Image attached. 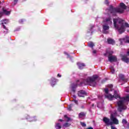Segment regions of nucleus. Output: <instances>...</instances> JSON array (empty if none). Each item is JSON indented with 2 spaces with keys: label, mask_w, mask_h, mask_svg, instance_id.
Wrapping results in <instances>:
<instances>
[{
  "label": "nucleus",
  "mask_w": 129,
  "mask_h": 129,
  "mask_svg": "<svg viewBox=\"0 0 129 129\" xmlns=\"http://www.w3.org/2000/svg\"><path fill=\"white\" fill-rule=\"evenodd\" d=\"M86 116V113L82 112L79 114V118L81 119H84V117Z\"/></svg>",
  "instance_id": "ddd939ff"
},
{
  "label": "nucleus",
  "mask_w": 129,
  "mask_h": 129,
  "mask_svg": "<svg viewBox=\"0 0 129 129\" xmlns=\"http://www.w3.org/2000/svg\"><path fill=\"white\" fill-rule=\"evenodd\" d=\"M88 46L90 48H93V46H94V43L92 42H90L88 43Z\"/></svg>",
  "instance_id": "b1692460"
},
{
  "label": "nucleus",
  "mask_w": 129,
  "mask_h": 129,
  "mask_svg": "<svg viewBox=\"0 0 129 129\" xmlns=\"http://www.w3.org/2000/svg\"><path fill=\"white\" fill-rule=\"evenodd\" d=\"M19 23L20 24H23V23H24V20L21 19L19 21Z\"/></svg>",
  "instance_id": "4c0bfd02"
},
{
  "label": "nucleus",
  "mask_w": 129,
  "mask_h": 129,
  "mask_svg": "<svg viewBox=\"0 0 129 129\" xmlns=\"http://www.w3.org/2000/svg\"><path fill=\"white\" fill-rule=\"evenodd\" d=\"M64 117H65V118H67L66 120H67V121H68V122L72 120V119L71 118L68 117V116H67V115H65L64 116Z\"/></svg>",
  "instance_id": "c85d7f7f"
},
{
  "label": "nucleus",
  "mask_w": 129,
  "mask_h": 129,
  "mask_svg": "<svg viewBox=\"0 0 129 129\" xmlns=\"http://www.w3.org/2000/svg\"><path fill=\"white\" fill-rule=\"evenodd\" d=\"M3 14L4 15H6V16H9V15H11V11H7V10L5 9H3Z\"/></svg>",
  "instance_id": "6ab92c4d"
},
{
  "label": "nucleus",
  "mask_w": 129,
  "mask_h": 129,
  "mask_svg": "<svg viewBox=\"0 0 129 129\" xmlns=\"http://www.w3.org/2000/svg\"><path fill=\"white\" fill-rule=\"evenodd\" d=\"M73 97L74 99H76V95H73Z\"/></svg>",
  "instance_id": "ea45409f"
},
{
  "label": "nucleus",
  "mask_w": 129,
  "mask_h": 129,
  "mask_svg": "<svg viewBox=\"0 0 129 129\" xmlns=\"http://www.w3.org/2000/svg\"><path fill=\"white\" fill-rule=\"evenodd\" d=\"M55 128L56 129L61 128V125L59 123H56L55 124Z\"/></svg>",
  "instance_id": "a878e982"
},
{
  "label": "nucleus",
  "mask_w": 129,
  "mask_h": 129,
  "mask_svg": "<svg viewBox=\"0 0 129 129\" xmlns=\"http://www.w3.org/2000/svg\"><path fill=\"white\" fill-rule=\"evenodd\" d=\"M105 5H107V6H108L109 4V2H108V0H105Z\"/></svg>",
  "instance_id": "72a5a7b5"
},
{
  "label": "nucleus",
  "mask_w": 129,
  "mask_h": 129,
  "mask_svg": "<svg viewBox=\"0 0 129 129\" xmlns=\"http://www.w3.org/2000/svg\"><path fill=\"white\" fill-rule=\"evenodd\" d=\"M73 106V104H70L69 105V107L68 108V110H69V111H71L72 110V107Z\"/></svg>",
  "instance_id": "cd10ccee"
},
{
  "label": "nucleus",
  "mask_w": 129,
  "mask_h": 129,
  "mask_svg": "<svg viewBox=\"0 0 129 129\" xmlns=\"http://www.w3.org/2000/svg\"><path fill=\"white\" fill-rule=\"evenodd\" d=\"M86 95V92L83 90H80L78 92V95L79 97H84V95Z\"/></svg>",
  "instance_id": "f8f14e48"
},
{
  "label": "nucleus",
  "mask_w": 129,
  "mask_h": 129,
  "mask_svg": "<svg viewBox=\"0 0 129 129\" xmlns=\"http://www.w3.org/2000/svg\"><path fill=\"white\" fill-rule=\"evenodd\" d=\"M13 6H16L17 5V0H13V2H12Z\"/></svg>",
  "instance_id": "7c9ffc66"
},
{
  "label": "nucleus",
  "mask_w": 129,
  "mask_h": 129,
  "mask_svg": "<svg viewBox=\"0 0 129 129\" xmlns=\"http://www.w3.org/2000/svg\"><path fill=\"white\" fill-rule=\"evenodd\" d=\"M108 61L109 62H116L117 61V57L115 55H108Z\"/></svg>",
  "instance_id": "0eeeda50"
},
{
  "label": "nucleus",
  "mask_w": 129,
  "mask_h": 129,
  "mask_svg": "<svg viewBox=\"0 0 129 129\" xmlns=\"http://www.w3.org/2000/svg\"><path fill=\"white\" fill-rule=\"evenodd\" d=\"M103 121H104V122H105L107 125H112V122L110 121L109 119L106 117H104L103 118Z\"/></svg>",
  "instance_id": "9b49d317"
},
{
  "label": "nucleus",
  "mask_w": 129,
  "mask_h": 129,
  "mask_svg": "<svg viewBox=\"0 0 129 129\" xmlns=\"http://www.w3.org/2000/svg\"><path fill=\"white\" fill-rule=\"evenodd\" d=\"M74 102H75V103H76V104H78V100H75Z\"/></svg>",
  "instance_id": "58836bf2"
},
{
  "label": "nucleus",
  "mask_w": 129,
  "mask_h": 129,
  "mask_svg": "<svg viewBox=\"0 0 129 129\" xmlns=\"http://www.w3.org/2000/svg\"><path fill=\"white\" fill-rule=\"evenodd\" d=\"M81 125L82 126H86V124L84 122H81Z\"/></svg>",
  "instance_id": "2f4dec72"
},
{
  "label": "nucleus",
  "mask_w": 129,
  "mask_h": 129,
  "mask_svg": "<svg viewBox=\"0 0 129 129\" xmlns=\"http://www.w3.org/2000/svg\"><path fill=\"white\" fill-rule=\"evenodd\" d=\"M58 121H63V120L62 119H60L58 120Z\"/></svg>",
  "instance_id": "c03bdc74"
},
{
  "label": "nucleus",
  "mask_w": 129,
  "mask_h": 129,
  "mask_svg": "<svg viewBox=\"0 0 129 129\" xmlns=\"http://www.w3.org/2000/svg\"><path fill=\"white\" fill-rule=\"evenodd\" d=\"M77 65H78L79 68L81 70L83 69V68H84V67H85V64H84V63L78 62Z\"/></svg>",
  "instance_id": "dca6fc26"
},
{
  "label": "nucleus",
  "mask_w": 129,
  "mask_h": 129,
  "mask_svg": "<svg viewBox=\"0 0 129 129\" xmlns=\"http://www.w3.org/2000/svg\"><path fill=\"white\" fill-rule=\"evenodd\" d=\"M105 97L106 98L109 99V100H113L114 98L119 100L117 102L118 110L119 112H121L122 110L126 109V104H127V101H129V94L127 95L125 97L120 98V96L117 93V91H114V95L108 93V89L105 88Z\"/></svg>",
  "instance_id": "f257e3e1"
},
{
  "label": "nucleus",
  "mask_w": 129,
  "mask_h": 129,
  "mask_svg": "<svg viewBox=\"0 0 129 129\" xmlns=\"http://www.w3.org/2000/svg\"><path fill=\"white\" fill-rule=\"evenodd\" d=\"M122 60L124 62H125V63H128V62H129V58H127L126 57H123L122 58Z\"/></svg>",
  "instance_id": "412c9836"
},
{
  "label": "nucleus",
  "mask_w": 129,
  "mask_h": 129,
  "mask_svg": "<svg viewBox=\"0 0 129 129\" xmlns=\"http://www.w3.org/2000/svg\"><path fill=\"white\" fill-rule=\"evenodd\" d=\"M110 69L111 70V73L112 74H114V73L115 72V70H114V68H113V67H110Z\"/></svg>",
  "instance_id": "bb28decb"
},
{
  "label": "nucleus",
  "mask_w": 129,
  "mask_h": 129,
  "mask_svg": "<svg viewBox=\"0 0 129 129\" xmlns=\"http://www.w3.org/2000/svg\"><path fill=\"white\" fill-rule=\"evenodd\" d=\"M2 16H3V14L2 13H0V18H1Z\"/></svg>",
  "instance_id": "a18cd8bd"
},
{
  "label": "nucleus",
  "mask_w": 129,
  "mask_h": 129,
  "mask_svg": "<svg viewBox=\"0 0 129 129\" xmlns=\"http://www.w3.org/2000/svg\"><path fill=\"white\" fill-rule=\"evenodd\" d=\"M9 23V20H4L1 21V24L3 26V29L4 30H6V31H4L5 34H7L8 33V29H7V27H6V26H5V24H7Z\"/></svg>",
  "instance_id": "423d86ee"
},
{
  "label": "nucleus",
  "mask_w": 129,
  "mask_h": 129,
  "mask_svg": "<svg viewBox=\"0 0 129 129\" xmlns=\"http://www.w3.org/2000/svg\"><path fill=\"white\" fill-rule=\"evenodd\" d=\"M98 78V76L95 75L92 77H88L86 80H85L83 83L85 85H89L90 86L94 87L96 86V80Z\"/></svg>",
  "instance_id": "20e7f679"
},
{
  "label": "nucleus",
  "mask_w": 129,
  "mask_h": 129,
  "mask_svg": "<svg viewBox=\"0 0 129 129\" xmlns=\"http://www.w3.org/2000/svg\"><path fill=\"white\" fill-rule=\"evenodd\" d=\"M64 53L65 54V55H67L68 58H70V59H71V57H70V55L68 53H67L66 51H65Z\"/></svg>",
  "instance_id": "473e14b6"
},
{
  "label": "nucleus",
  "mask_w": 129,
  "mask_h": 129,
  "mask_svg": "<svg viewBox=\"0 0 129 129\" xmlns=\"http://www.w3.org/2000/svg\"><path fill=\"white\" fill-rule=\"evenodd\" d=\"M92 106H93V107L94 106V104H92Z\"/></svg>",
  "instance_id": "49530a36"
},
{
  "label": "nucleus",
  "mask_w": 129,
  "mask_h": 129,
  "mask_svg": "<svg viewBox=\"0 0 129 129\" xmlns=\"http://www.w3.org/2000/svg\"><path fill=\"white\" fill-rule=\"evenodd\" d=\"M111 129H117L115 126L111 125Z\"/></svg>",
  "instance_id": "e433bc0d"
},
{
  "label": "nucleus",
  "mask_w": 129,
  "mask_h": 129,
  "mask_svg": "<svg viewBox=\"0 0 129 129\" xmlns=\"http://www.w3.org/2000/svg\"><path fill=\"white\" fill-rule=\"evenodd\" d=\"M126 92H129V90H127V91H126Z\"/></svg>",
  "instance_id": "de8ad7c7"
},
{
  "label": "nucleus",
  "mask_w": 129,
  "mask_h": 129,
  "mask_svg": "<svg viewBox=\"0 0 129 129\" xmlns=\"http://www.w3.org/2000/svg\"><path fill=\"white\" fill-rule=\"evenodd\" d=\"M125 9V5L123 3H121L120 4V7L119 8H113L112 6H110L108 11L113 15V16H115L117 13L119 14H122Z\"/></svg>",
  "instance_id": "7ed1b4c3"
},
{
  "label": "nucleus",
  "mask_w": 129,
  "mask_h": 129,
  "mask_svg": "<svg viewBox=\"0 0 129 129\" xmlns=\"http://www.w3.org/2000/svg\"><path fill=\"white\" fill-rule=\"evenodd\" d=\"M119 77L121 80L124 81V76L122 74L119 75Z\"/></svg>",
  "instance_id": "393cba45"
},
{
  "label": "nucleus",
  "mask_w": 129,
  "mask_h": 129,
  "mask_svg": "<svg viewBox=\"0 0 129 129\" xmlns=\"http://www.w3.org/2000/svg\"><path fill=\"white\" fill-rule=\"evenodd\" d=\"M113 53V51H111L109 52H108L109 56L112 55Z\"/></svg>",
  "instance_id": "f704fd0d"
},
{
  "label": "nucleus",
  "mask_w": 129,
  "mask_h": 129,
  "mask_svg": "<svg viewBox=\"0 0 129 129\" xmlns=\"http://www.w3.org/2000/svg\"><path fill=\"white\" fill-rule=\"evenodd\" d=\"M97 107H99V108H103V103L101 102L98 103L97 104Z\"/></svg>",
  "instance_id": "5701e85b"
},
{
  "label": "nucleus",
  "mask_w": 129,
  "mask_h": 129,
  "mask_svg": "<svg viewBox=\"0 0 129 129\" xmlns=\"http://www.w3.org/2000/svg\"><path fill=\"white\" fill-rule=\"evenodd\" d=\"M107 43L108 44H111V45H114V44L115 43V41L111 38H108Z\"/></svg>",
  "instance_id": "a211bd4d"
},
{
  "label": "nucleus",
  "mask_w": 129,
  "mask_h": 129,
  "mask_svg": "<svg viewBox=\"0 0 129 129\" xmlns=\"http://www.w3.org/2000/svg\"><path fill=\"white\" fill-rule=\"evenodd\" d=\"M122 122L123 125L124 126V127H125V128L129 127V124L127 123V121H126V119H123L122 121Z\"/></svg>",
  "instance_id": "4468645a"
},
{
  "label": "nucleus",
  "mask_w": 129,
  "mask_h": 129,
  "mask_svg": "<svg viewBox=\"0 0 129 129\" xmlns=\"http://www.w3.org/2000/svg\"><path fill=\"white\" fill-rule=\"evenodd\" d=\"M81 108H82L83 109H84V108H85L84 105H82V106H81Z\"/></svg>",
  "instance_id": "79ce46f5"
},
{
  "label": "nucleus",
  "mask_w": 129,
  "mask_h": 129,
  "mask_svg": "<svg viewBox=\"0 0 129 129\" xmlns=\"http://www.w3.org/2000/svg\"><path fill=\"white\" fill-rule=\"evenodd\" d=\"M114 26L118 30L120 34L124 33L125 31V28H129L128 23L125 22L121 19H113Z\"/></svg>",
  "instance_id": "f03ea898"
},
{
  "label": "nucleus",
  "mask_w": 129,
  "mask_h": 129,
  "mask_svg": "<svg viewBox=\"0 0 129 129\" xmlns=\"http://www.w3.org/2000/svg\"><path fill=\"white\" fill-rule=\"evenodd\" d=\"M28 120L29 121H36V120H37V119H36L35 117H31L29 118Z\"/></svg>",
  "instance_id": "4be33fe9"
},
{
  "label": "nucleus",
  "mask_w": 129,
  "mask_h": 129,
  "mask_svg": "<svg viewBox=\"0 0 129 129\" xmlns=\"http://www.w3.org/2000/svg\"><path fill=\"white\" fill-rule=\"evenodd\" d=\"M119 41H120V45H123V43H129V37L126 36L124 38H120Z\"/></svg>",
  "instance_id": "6e6552de"
},
{
  "label": "nucleus",
  "mask_w": 129,
  "mask_h": 129,
  "mask_svg": "<svg viewBox=\"0 0 129 129\" xmlns=\"http://www.w3.org/2000/svg\"><path fill=\"white\" fill-rule=\"evenodd\" d=\"M93 28H94V25H91L89 28V31H88V34H90V35H92V33H93L92 29H93Z\"/></svg>",
  "instance_id": "f3484780"
},
{
  "label": "nucleus",
  "mask_w": 129,
  "mask_h": 129,
  "mask_svg": "<svg viewBox=\"0 0 129 129\" xmlns=\"http://www.w3.org/2000/svg\"><path fill=\"white\" fill-rule=\"evenodd\" d=\"M93 54H96V50H94L93 51Z\"/></svg>",
  "instance_id": "a19ab883"
},
{
  "label": "nucleus",
  "mask_w": 129,
  "mask_h": 129,
  "mask_svg": "<svg viewBox=\"0 0 129 129\" xmlns=\"http://www.w3.org/2000/svg\"><path fill=\"white\" fill-rule=\"evenodd\" d=\"M57 77H61V75H60V74H58L57 75Z\"/></svg>",
  "instance_id": "37998d69"
},
{
  "label": "nucleus",
  "mask_w": 129,
  "mask_h": 129,
  "mask_svg": "<svg viewBox=\"0 0 129 129\" xmlns=\"http://www.w3.org/2000/svg\"><path fill=\"white\" fill-rule=\"evenodd\" d=\"M103 23L108 25H111L112 24V19L110 17H107L103 20Z\"/></svg>",
  "instance_id": "1a4fd4ad"
},
{
  "label": "nucleus",
  "mask_w": 129,
  "mask_h": 129,
  "mask_svg": "<svg viewBox=\"0 0 129 129\" xmlns=\"http://www.w3.org/2000/svg\"><path fill=\"white\" fill-rule=\"evenodd\" d=\"M57 81H58V80L54 78H52L51 79V82H50V84L51 85V86H54V85H55V84H56V82H57Z\"/></svg>",
  "instance_id": "2eb2a0df"
},
{
  "label": "nucleus",
  "mask_w": 129,
  "mask_h": 129,
  "mask_svg": "<svg viewBox=\"0 0 129 129\" xmlns=\"http://www.w3.org/2000/svg\"><path fill=\"white\" fill-rule=\"evenodd\" d=\"M76 87H77V84H72V91H73V92H75L76 91L75 88H76Z\"/></svg>",
  "instance_id": "aec40b11"
},
{
  "label": "nucleus",
  "mask_w": 129,
  "mask_h": 129,
  "mask_svg": "<svg viewBox=\"0 0 129 129\" xmlns=\"http://www.w3.org/2000/svg\"><path fill=\"white\" fill-rule=\"evenodd\" d=\"M63 126H64V127H68V126H70V123H66L63 124Z\"/></svg>",
  "instance_id": "c756f323"
},
{
  "label": "nucleus",
  "mask_w": 129,
  "mask_h": 129,
  "mask_svg": "<svg viewBox=\"0 0 129 129\" xmlns=\"http://www.w3.org/2000/svg\"><path fill=\"white\" fill-rule=\"evenodd\" d=\"M102 28H103V32L104 34H108V31H107L109 30V26H108V25L109 24H107L106 23H104L102 22Z\"/></svg>",
  "instance_id": "39448f33"
},
{
  "label": "nucleus",
  "mask_w": 129,
  "mask_h": 129,
  "mask_svg": "<svg viewBox=\"0 0 129 129\" xmlns=\"http://www.w3.org/2000/svg\"><path fill=\"white\" fill-rule=\"evenodd\" d=\"M108 87H109V88H110L111 89V88H112V87H113V86L112 84H110V85H108Z\"/></svg>",
  "instance_id": "c9c22d12"
},
{
  "label": "nucleus",
  "mask_w": 129,
  "mask_h": 129,
  "mask_svg": "<svg viewBox=\"0 0 129 129\" xmlns=\"http://www.w3.org/2000/svg\"><path fill=\"white\" fill-rule=\"evenodd\" d=\"M110 119L112 121V124H118V119H117L112 114H111Z\"/></svg>",
  "instance_id": "9d476101"
}]
</instances>
